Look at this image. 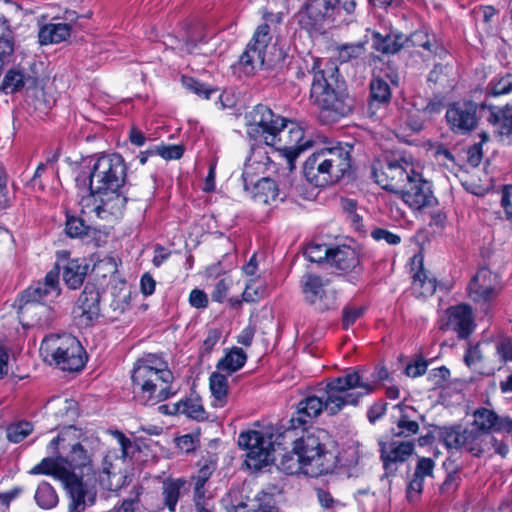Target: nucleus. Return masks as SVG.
Listing matches in <instances>:
<instances>
[{
    "label": "nucleus",
    "mask_w": 512,
    "mask_h": 512,
    "mask_svg": "<svg viewBox=\"0 0 512 512\" xmlns=\"http://www.w3.org/2000/svg\"><path fill=\"white\" fill-rule=\"evenodd\" d=\"M311 73L310 100L319 109L321 118L333 123L349 116L355 100L344 88L338 67L333 62L315 59Z\"/></svg>",
    "instance_id": "obj_1"
},
{
    "label": "nucleus",
    "mask_w": 512,
    "mask_h": 512,
    "mask_svg": "<svg viewBox=\"0 0 512 512\" xmlns=\"http://www.w3.org/2000/svg\"><path fill=\"white\" fill-rule=\"evenodd\" d=\"M131 380L134 397L143 405H156L174 394L173 373L161 357L153 354L135 362Z\"/></svg>",
    "instance_id": "obj_2"
},
{
    "label": "nucleus",
    "mask_w": 512,
    "mask_h": 512,
    "mask_svg": "<svg viewBox=\"0 0 512 512\" xmlns=\"http://www.w3.org/2000/svg\"><path fill=\"white\" fill-rule=\"evenodd\" d=\"M99 444L100 440L95 432L68 425L61 430L56 438L51 440L48 450L51 453L61 454L64 466L71 472L75 473L76 469L81 470L80 478L89 488L92 457Z\"/></svg>",
    "instance_id": "obj_3"
},
{
    "label": "nucleus",
    "mask_w": 512,
    "mask_h": 512,
    "mask_svg": "<svg viewBox=\"0 0 512 512\" xmlns=\"http://www.w3.org/2000/svg\"><path fill=\"white\" fill-rule=\"evenodd\" d=\"M60 268L55 265L43 280L29 286L21 295L19 314L27 326L46 327L51 322V309L45 305L61 294Z\"/></svg>",
    "instance_id": "obj_4"
},
{
    "label": "nucleus",
    "mask_w": 512,
    "mask_h": 512,
    "mask_svg": "<svg viewBox=\"0 0 512 512\" xmlns=\"http://www.w3.org/2000/svg\"><path fill=\"white\" fill-rule=\"evenodd\" d=\"M332 444L330 434L320 428L306 430L294 440L293 450L304 461V474L318 477L334 470L337 457L331 450Z\"/></svg>",
    "instance_id": "obj_5"
},
{
    "label": "nucleus",
    "mask_w": 512,
    "mask_h": 512,
    "mask_svg": "<svg viewBox=\"0 0 512 512\" xmlns=\"http://www.w3.org/2000/svg\"><path fill=\"white\" fill-rule=\"evenodd\" d=\"M350 167L351 157L346 147H325L308 157L304 175L315 186H326L338 182Z\"/></svg>",
    "instance_id": "obj_6"
},
{
    "label": "nucleus",
    "mask_w": 512,
    "mask_h": 512,
    "mask_svg": "<svg viewBox=\"0 0 512 512\" xmlns=\"http://www.w3.org/2000/svg\"><path fill=\"white\" fill-rule=\"evenodd\" d=\"M374 393V384L364 380L359 371H351L331 380L326 385L324 396L325 412L335 415L346 405L356 406L364 396Z\"/></svg>",
    "instance_id": "obj_7"
},
{
    "label": "nucleus",
    "mask_w": 512,
    "mask_h": 512,
    "mask_svg": "<svg viewBox=\"0 0 512 512\" xmlns=\"http://www.w3.org/2000/svg\"><path fill=\"white\" fill-rule=\"evenodd\" d=\"M126 165L119 154L100 156L94 163L89 179V194L82 196L79 204L82 212L90 208V201L95 193L119 191L126 181Z\"/></svg>",
    "instance_id": "obj_8"
},
{
    "label": "nucleus",
    "mask_w": 512,
    "mask_h": 512,
    "mask_svg": "<svg viewBox=\"0 0 512 512\" xmlns=\"http://www.w3.org/2000/svg\"><path fill=\"white\" fill-rule=\"evenodd\" d=\"M29 473L32 475H54L62 480L71 499L70 512H82L86 505H92L95 502L96 491L93 488H87L86 483H83L76 473L71 472L64 466L61 454L57 458H44Z\"/></svg>",
    "instance_id": "obj_9"
},
{
    "label": "nucleus",
    "mask_w": 512,
    "mask_h": 512,
    "mask_svg": "<svg viewBox=\"0 0 512 512\" xmlns=\"http://www.w3.org/2000/svg\"><path fill=\"white\" fill-rule=\"evenodd\" d=\"M40 353L46 361L63 371H79L86 362V353L80 342L71 334H51L41 343Z\"/></svg>",
    "instance_id": "obj_10"
},
{
    "label": "nucleus",
    "mask_w": 512,
    "mask_h": 512,
    "mask_svg": "<svg viewBox=\"0 0 512 512\" xmlns=\"http://www.w3.org/2000/svg\"><path fill=\"white\" fill-rule=\"evenodd\" d=\"M263 19L265 23L257 27L246 50L239 59V64L243 72L247 75L253 74L258 68L264 65L266 49L272 39L270 24H280L283 20V13L265 11L263 13Z\"/></svg>",
    "instance_id": "obj_11"
},
{
    "label": "nucleus",
    "mask_w": 512,
    "mask_h": 512,
    "mask_svg": "<svg viewBox=\"0 0 512 512\" xmlns=\"http://www.w3.org/2000/svg\"><path fill=\"white\" fill-rule=\"evenodd\" d=\"M267 146L273 147L287 161L289 170L294 167L297 157L311 145L310 139H305L304 129L296 122L283 119L279 129L273 134Z\"/></svg>",
    "instance_id": "obj_12"
},
{
    "label": "nucleus",
    "mask_w": 512,
    "mask_h": 512,
    "mask_svg": "<svg viewBox=\"0 0 512 512\" xmlns=\"http://www.w3.org/2000/svg\"><path fill=\"white\" fill-rule=\"evenodd\" d=\"M415 175L416 172L411 164L404 159H392L386 156L373 165V177L377 184L396 195L403 191Z\"/></svg>",
    "instance_id": "obj_13"
},
{
    "label": "nucleus",
    "mask_w": 512,
    "mask_h": 512,
    "mask_svg": "<svg viewBox=\"0 0 512 512\" xmlns=\"http://www.w3.org/2000/svg\"><path fill=\"white\" fill-rule=\"evenodd\" d=\"M238 444L247 451L246 464L249 468L260 470L274 461L273 434L256 430L242 432Z\"/></svg>",
    "instance_id": "obj_14"
},
{
    "label": "nucleus",
    "mask_w": 512,
    "mask_h": 512,
    "mask_svg": "<svg viewBox=\"0 0 512 512\" xmlns=\"http://www.w3.org/2000/svg\"><path fill=\"white\" fill-rule=\"evenodd\" d=\"M245 118L248 136L255 141L264 142L266 145L269 140L274 139L273 134L279 129V125L284 119L262 104L253 107Z\"/></svg>",
    "instance_id": "obj_15"
},
{
    "label": "nucleus",
    "mask_w": 512,
    "mask_h": 512,
    "mask_svg": "<svg viewBox=\"0 0 512 512\" xmlns=\"http://www.w3.org/2000/svg\"><path fill=\"white\" fill-rule=\"evenodd\" d=\"M263 165L264 164H261L253 158L248 160L242 174L244 188L255 202L271 204L276 202L280 196V191L276 183L268 177H262L254 181V170L261 169Z\"/></svg>",
    "instance_id": "obj_16"
},
{
    "label": "nucleus",
    "mask_w": 512,
    "mask_h": 512,
    "mask_svg": "<svg viewBox=\"0 0 512 512\" xmlns=\"http://www.w3.org/2000/svg\"><path fill=\"white\" fill-rule=\"evenodd\" d=\"M302 292L307 303L316 310L325 311L336 304V293L329 288V280L315 274H305L301 280Z\"/></svg>",
    "instance_id": "obj_17"
},
{
    "label": "nucleus",
    "mask_w": 512,
    "mask_h": 512,
    "mask_svg": "<svg viewBox=\"0 0 512 512\" xmlns=\"http://www.w3.org/2000/svg\"><path fill=\"white\" fill-rule=\"evenodd\" d=\"M75 323L79 327L92 326L100 316V293L93 285H86L72 310Z\"/></svg>",
    "instance_id": "obj_18"
},
{
    "label": "nucleus",
    "mask_w": 512,
    "mask_h": 512,
    "mask_svg": "<svg viewBox=\"0 0 512 512\" xmlns=\"http://www.w3.org/2000/svg\"><path fill=\"white\" fill-rule=\"evenodd\" d=\"M373 47L384 54H395L404 47L405 43L412 42L414 46H421L426 50H431V44L426 39V35L423 32H415L408 39L404 34L400 32L391 31L385 35L374 32L372 35Z\"/></svg>",
    "instance_id": "obj_19"
},
{
    "label": "nucleus",
    "mask_w": 512,
    "mask_h": 512,
    "mask_svg": "<svg viewBox=\"0 0 512 512\" xmlns=\"http://www.w3.org/2000/svg\"><path fill=\"white\" fill-rule=\"evenodd\" d=\"M338 5L339 0H307L295 17L302 28L312 30L331 17Z\"/></svg>",
    "instance_id": "obj_20"
},
{
    "label": "nucleus",
    "mask_w": 512,
    "mask_h": 512,
    "mask_svg": "<svg viewBox=\"0 0 512 512\" xmlns=\"http://www.w3.org/2000/svg\"><path fill=\"white\" fill-rule=\"evenodd\" d=\"M467 291L474 302H490L500 291L498 276L488 268H480L469 282Z\"/></svg>",
    "instance_id": "obj_21"
},
{
    "label": "nucleus",
    "mask_w": 512,
    "mask_h": 512,
    "mask_svg": "<svg viewBox=\"0 0 512 512\" xmlns=\"http://www.w3.org/2000/svg\"><path fill=\"white\" fill-rule=\"evenodd\" d=\"M397 195L414 210L431 207L437 202L428 183L418 173L409 181L403 191H400Z\"/></svg>",
    "instance_id": "obj_22"
},
{
    "label": "nucleus",
    "mask_w": 512,
    "mask_h": 512,
    "mask_svg": "<svg viewBox=\"0 0 512 512\" xmlns=\"http://www.w3.org/2000/svg\"><path fill=\"white\" fill-rule=\"evenodd\" d=\"M412 279L411 290L416 297H428L436 291V279L428 275L424 268V256L421 252L413 255L408 263Z\"/></svg>",
    "instance_id": "obj_23"
},
{
    "label": "nucleus",
    "mask_w": 512,
    "mask_h": 512,
    "mask_svg": "<svg viewBox=\"0 0 512 512\" xmlns=\"http://www.w3.org/2000/svg\"><path fill=\"white\" fill-rule=\"evenodd\" d=\"M477 105L472 101L450 105V130L465 135L473 131L478 123Z\"/></svg>",
    "instance_id": "obj_24"
},
{
    "label": "nucleus",
    "mask_w": 512,
    "mask_h": 512,
    "mask_svg": "<svg viewBox=\"0 0 512 512\" xmlns=\"http://www.w3.org/2000/svg\"><path fill=\"white\" fill-rule=\"evenodd\" d=\"M126 198L119 191L95 193L90 201L91 211L100 219L118 217L125 207Z\"/></svg>",
    "instance_id": "obj_25"
},
{
    "label": "nucleus",
    "mask_w": 512,
    "mask_h": 512,
    "mask_svg": "<svg viewBox=\"0 0 512 512\" xmlns=\"http://www.w3.org/2000/svg\"><path fill=\"white\" fill-rule=\"evenodd\" d=\"M473 425L475 431L478 432H506L512 436V419L508 416L500 417L494 411L486 408L475 411Z\"/></svg>",
    "instance_id": "obj_26"
},
{
    "label": "nucleus",
    "mask_w": 512,
    "mask_h": 512,
    "mask_svg": "<svg viewBox=\"0 0 512 512\" xmlns=\"http://www.w3.org/2000/svg\"><path fill=\"white\" fill-rule=\"evenodd\" d=\"M113 460L121 461L116 453H107L103 459L102 470L98 473L99 484L102 488L109 491L119 490L125 483L126 476L118 468Z\"/></svg>",
    "instance_id": "obj_27"
},
{
    "label": "nucleus",
    "mask_w": 512,
    "mask_h": 512,
    "mask_svg": "<svg viewBox=\"0 0 512 512\" xmlns=\"http://www.w3.org/2000/svg\"><path fill=\"white\" fill-rule=\"evenodd\" d=\"M329 264L344 273H359L361 271L358 253L353 248L345 245L331 249Z\"/></svg>",
    "instance_id": "obj_28"
},
{
    "label": "nucleus",
    "mask_w": 512,
    "mask_h": 512,
    "mask_svg": "<svg viewBox=\"0 0 512 512\" xmlns=\"http://www.w3.org/2000/svg\"><path fill=\"white\" fill-rule=\"evenodd\" d=\"M391 100V89L389 84L381 79L375 78L370 83V100L367 107V114L370 118L378 119L379 111L384 109Z\"/></svg>",
    "instance_id": "obj_29"
},
{
    "label": "nucleus",
    "mask_w": 512,
    "mask_h": 512,
    "mask_svg": "<svg viewBox=\"0 0 512 512\" xmlns=\"http://www.w3.org/2000/svg\"><path fill=\"white\" fill-rule=\"evenodd\" d=\"M414 452L411 441H392L381 447V459L386 470L393 469L396 463L405 462Z\"/></svg>",
    "instance_id": "obj_30"
},
{
    "label": "nucleus",
    "mask_w": 512,
    "mask_h": 512,
    "mask_svg": "<svg viewBox=\"0 0 512 512\" xmlns=\"http://www.w3.org/2000/svg\"><path fill=\"white\" fill-rule=\"evenodd\" d=\"M450 324L460 339H467L475 329V321L471 306L459 304L450 308Z\"/></svg>",
    "instance_id": "obj_31"
},
{
    "label": "nucleus",
    "mask_w": 512,
    "mask_h": 512,
    "mask_svg": "<svg viewBox=\"0 0 512 512\" xmlns=\"http://www.w3.org/2000/svg\"><path fill=\"white\" fill-rule=\"evenodd\" d=\"M323 411H325L323 398L315 395L308 396L298 403L297 411L291 419L292 426L296 428L305 425Z\"/></svg>",
    "instance_id": "obj_32"
},
{
    "label": "nucleus",
    "mask_w": 512,
    "mask_h": 512,
    "mask_svg": "<svg viewBox=\"0 0 512 512\" xmlns=\"http://www.w3.org/2000/svg\"><path fill=\"white\" fill-rule=\"evenodd\" d=\"M479 437L480 433L475 431V428H465L463 430H460V428L450 429V438H453V443L450 442V448H463L468 452L479 455L482 451L478 448Z\"/></svg>",
    "instance_id": "obj_33"
},
{
    "label": "nucleus",
    "mask_w": 512,
    "mask_h": 512,
    "mask_svg": "<svg viewBox=\"0 0 512 512\" xmlns=\"http://www.w3.org/2000/svg\"><path fill=\"white\" fill-rule=\"evenodd\" d=\"M71 35V25L68 23H50L43 26L38 34L42 45L57 44L68 39Z\"/></svg>",
    "instance_id": "obj_34"
},
{
    "label": "nucleus",
    "mask_w": 512,
    "mask_h": 512,
    "mask_svg": "<svg viewBox=\"0 0 512 512\" xmlns=\"http://www.w3.org/2000/svg\"><path fill=\"white\" fill-rule=\"evenodd\" d=\"M88 265L79 259H72L67 262L63 269V280L70 289L79 288L87 274Z\"/></svg>",
    "instance_id": "obj_35"
},
{
    "label": "nucleus",
    "mask_w": 512,
    "mask_h": 512,
    "mask_svg": "<svg viewBox=\"0 0 512 512\" xmlns=\"http://www.w3.org/2000/svg\"><path fill=\"white\" fill-rule=\"evenodd\" d=\"M171 413L183 414L198 421L206 419V412L198 396H190L175 403Z\"/></svg>",
    "instance_id": "obj_36"
},
{
    "label": "nucleus",
    "mask_w": 512,
    "mask_h": 512,
    "mask_svg": "<svg viewBox=\"0 0 512 512\" xmlns=\"http://www.w3.org/2000/svg\"><path fill=\"white\" fill-rule=\"evenodd\" d=\"M209 387L213 397L212 405L216 408L224 407L228 397L227 376L213 372L209 378Z\"/></svg>",
    "instance_id": "obj_37"
},
{
    "label": "nucleus",
    "mask_w": 512,
    "mask_h": 512,
    "mask_svg": "<svg viewBox=\"0 0 512 512\" xmlns=\"http://www.w3.org/2000/svg\"><path fill=\"white\" fill-rule=\"evenodd\" d=\"M247 355L242 348L233 347L221 358L216 367L218 370L226 372L228 375L241 369L246 363Z\"/></svg>",
    "instance_id": "obj_38"
},
{
    "label": "nucleus",
    "mask_w": 512,
    "mask_h": 512,
    "mask_svg": "<svg viewBox=\"0 0 512 512\" xmlns=\"http://www.w3.org/2000/svg\"><path fill=\"white\" fill-rule=\"evenodd\" d=\"M29 79L30 76L27 75L23 69L11 68L6 72L3 78L0 91L6 94L16 93L25 86Z\"/></svg>",
    "instance_id": "obj_39"
},
{
    "label": "nucleus",
    "mask_w": 512,
    "mask_h": 512,
    "mask_svg": "<svg viewBox=\"0 0 512 512\" xmlns=\"http://www.w3.org/2000/svg\"><path fill=\"white\" fill-rule=\"evenodd\" d=\"M50 408L54 411L56 418L64 423L74 420L78 415L77 403L72 399L57 398L50 403Z\"/></svg>",
    "instance_id": "obj_40"
},
{
    "label": "nucleus",
    "mask_w": 512,
    "mask_h": 512,
    "mask_svg": "<svg viewBox=\"0 0 512 512\" xmlns=\"http://www.w3.org/2000/svg\"><path fill=\"white\" fill-rule=\"evenodd\" d=\"M277 468L282 472L293 475L300 472L304 473V461L295 454L294 450L283 453L277 460Z\"/></svg>",
    "instance_id": "obj_41"
},
{
    "label": "nucleus",
    "mask_w": 512,
    "mask_h": 512,
    "mask_svg": "<svg viewBox=\"0 0 512 512\" xmlns=\"http://www.w3.org/2000/svg\"><path fill=\"white\" fill-rule=\"evenodd\" d=\"M205 36L189 38L184 44V50L189 54L208 56L215 51V45Z\"/></svg>",
    "instance_id": "obj_42"
},
{
    "label": "nucleus",
    "mask_w": 512,
    "mask_h": 512,
    "mask_svg": "<svg viewBox=\"0 0 512 512\" xmlns=\"http://www.w3.org/2000/svg\"><path fill=\"white\" fill-rule=\"evenodd\" d=\"M408 410H413L412 407L406 406L403 409V413L396 422L395 436L397 437H409L415 435L419 431V424L417 421L412 420L408 414Z\"/></svg>",
    "instance_id": "obj_43"
},
{
    "label": "nucleus",
    "mask_w": 512,
    "mask_h": 512,
    "mask_svg": "<svg viewBox=\"0 0 512 512\" xmlns=\"http://www.w3.org/2000/svg\"><path fill=\"white\" fill-rule=\"evenodd\" d=\"M36 503L43 509H51L58 503L54 488L47 482H41L35 493Z\"/></svg>",
    "instance_id": "obj_44"
},
{
    "label": "nucleus",
    "mask_w": 512,
    "mask_h": 512,
    "mask_svg": "<svg viewBox=\"0 0 512 512\" xmlns=\"http://www.w3.org/2000/svg\"><path fill=\"white\" fill-rule=\"evenodd\" d=\"M184 481L180 479L167 480L163 484V495L166 506L170 511H174L179 500L180 489Z\"/></svg>",
    "instance_id": "obj_45"
},
{
    "label": "nucleus",
    "mask_w": 512,
    "mask_h": 512,
    "mask_svg": "<svg viewBox=\"0 0 512 512\" xmlns=\"http://www.w3.org/2000/svg\"><path fill=\"white\" fill-rule=\"evenodd\" d=\"M213 467L211 465L202 466L196 475L192 477L194 481V502L204 501L205 498V484L212 475Z\"/></svg>",
    "instance_id": "obj_46"
},
{
    "label": "nucleus",
    "mask_w": 512,
    "mask_h": 512,
    "mask_svg": "<svg viewBox=\"0 0 512 512\" xmlns=\"http://www.w3.org/2000/svg\"><path fill=\"white\" fill-rule=\"evenodd\" d=\"M90 227L80 217L67 214L65 232L71 238H81L88 235Z\"/></svg>",
    "instance_id": "obj_47"
},
{
    "label": "nucleus",
    "mask_w": 512,
    "mask_h": 512,
    "mask_svg": "<svg viewBox=\"0 0 512 512\" xmlns=\"http://www.w3.org/2000/svg\"><path fill=\"white\" fill-rule=\"evenodd\" d=\"M33 426L30 422L21 421L13 423L7 428V438L10 442L19 443L31 434Z\"/></svg>",
    "instance_id": "obj_48"
},
{
    "label": "nucleus",
    "mask_w": 512,
    "mask_h": 512,
    "mask_svg": "<svg viewBox=\"0 0 512 512\" xmlns=\"http://www.w3.org/2000/svg\"><path fill=\"white\" fill-rule=\"evenodd\" d=\"M331 249L325 244H309L304 251V255L313 263H322L323 261L329 263Z\"/></svg>",
    "instance_id": "obj_49"
},
{
    "label": "nucleus",
    "mask_w": 512,
    "mask_h": 512,
    "mask_svg": "<svg viewBox=\"0 0 512 512\" xmlns=\"http://www.w3.org/2000/svg\"><path fill=\"white\" fill-rule=\"evenodd\" d=\"M489 92L493 96H510L512 105V73L491 81L489 84Z\"/></svg>",
    "instance_id": "obj_50"
},
{
    "label": "nucleus",
    "mask_w": 512,
    "mask_h": 512,
    "mask_svg": "<svg viewBox=\"0 0 512 512\" xmlns=\"http://www.w3.org/2000/svg\"><path fill=\"white\" fill-rule=\"evenodd\" d=\"M337 457V464L352 466L358 463L360 458V449L357 442L352 441L344 448Z\"/></svg>",
    "instance_id": "obj_51"
},
{
    "label": "nucleus",
    "mask_w": 512,
    "mask_h": 512,
    "mask_svg": "<svg viewBox=\"0 0 512 512\" xmlns=\"http://www.w3.org/2000/svg\"><path fill=\"white\" fill-rule=\"evenodd\" d=\"M365 47L362 43L346 44L338 47V58L341 62H348L364 55Z\"/></svg>",
    "instance_id": "obj_52"
},
{
    "label": "nucleus",
    "mask_w": 512,
    "mask_h": 512,
    "mask_svg": "<svg viewBox=\"0 0 512 512\" xmlns=\"http://www.w3.org/2000/svg\"><path fill=\"white\" fill-rule=\"evenodd\" d=\"M182 83L187 89L205 99H209L211 94L216 92L215 89L210 88L208 85L192 77H183Z\"/></svg>",
    "instance_id": "obj_53"
},
{
    "label": "nucleus",
    "mask_w": 512,
    "mask_h": 512,
    "mask_svg": "<svg viewBox=\"0 0 512 512\" xmlns=\"http://www.w3.org/2000/svg\"><path fill=\"white\" fill-rule=\"evenodd\" d=\"M447 373L448 370L445 366H441L437 369H433L428 376V380L433 386L434 390L444 391L447 385ZM440 396H442V392H440Z\"/></svg>",
    "instance_id": "obj_54"
},
{
    "label": "nucleus",
    "mask_w": 512,
    "mask_h": 512,
    "mask_svg": "<svg viewBox=\"0 0 512 512\" xmlns=\"http://www.w3.org/2000/svg\"><path fill=\"white\" fill-rule=\"evenodd\" d=\"M446 108L445 97L435 96L422 111V114L429 117L434 118L438 114H440Z\"/></svg>",
    "instance_id": "obj_55"
},
{
    "label": "nucleus",
    "mask_w": 512,
    "mask_h": 512,
    "mask_svg": "<svg viewBox=\"0 0 512 512\" xmlns=\"http://www.w3.org/2000/svg\"><path fill=\"white\" fill-rule=\"evenodd\" d=\"M199 439L197 436L186 434L176 439L177 447L184 453H190L198 446Z\"/></svg>",
    "instance_id": "obj_56"
},
{
    "label": "nucleus",
    "mask_w": 512,
    "mask_h": 512,
    "mask_svg": "<svg viewBox=\"0 0 512 512\" xmlns=\"http://www.w3.org/2000/svg\"><path fill=\"white\" fill-rule=\"evenodd\" d=\"M495 348L502 361H512V340L510 338L500 339Z\"/></svg>",
    "instance_id": "obj_57"
},
{
    "label": "nucleus",
    "mask_w": 512,
    "mask_h": 512,
    "mask_svg": "<svg viewBox=\"0 0 512 512\" xmlns=\"http://www.w3.org/2000/svg\"><path fill=\"white\" fill-rule=\"evenodd\" d=\"M363 314L361 307H346L343 309L342 324L345 329L353 325L356 320Z\"/></svg>",
    "instance_id": "obj_58"
},
{
    "label": "nucleus",
    "mask_w": 512,
    "mask_h": 512,
    "mask_svg": "<svg viewBox=\"0 0 512 512\" xmlns=\"http://www.w3.org/2000/svg\"><path fill=\"white\" fill-rule=\"evenodd\" d=\"M372 237L376 241H385L386 243H388L390 245H397L401 241V238L399 235L394 234L386 229H381V228L375 229L372 232Z\"/></svg>",
    "instance_id": "obj_59"
},
{
    "label": "nucleus",
    "mask_w": 512,
    "mask_h": 512,
    "mask_svg": "<svg viewBox=\"0 0 512 512\" xmlns=\"http://www.w3.org/2000/svg\"><path fill=\"white\" fill-rule=\"evenodd\" d=\"M14 52V41L10 33L0 36V57L8 62Z\"/></svg>",
    "instance_id": "obj_60"
},
{
    "label": "nucleus",
    "mask_w": 512,
    "mask_h": 512,
    "mask_svg": "<svg viewBox=\"0 0 512 512\" xmlns=\"http://www.w3.org/2000/svg\"><path fill=\"white\" fill-rule=\"evenodd\" d=\"M483 359L479 344L469 346L464 355V362L468 367H476Z\"/></svg>",
    "instance_id": "obj_61"
},
{
    "label": "nucleus",
    "mask_w": 512,
    "mask_h": 512,
    "mask_svg": "<svg viewBox=\"0 0 512 512\" xmlns=\"http://www.w3.org/2000/svg\"><path fill=\"white\" fill-rule=\"evenodd\" d=\"M389 372L384 366H377L374 372L371 374V378L364 377V380L374 384V392L379 388V385L389 380Z\"/></svg>",
    "instance_id": "obj_62"
},
{
    "label": "nucleus",
    "mask_w": 512,
    "mask_h": 512,
    "mask_svg": "<svg viewBox=\"0 0 512 512\" xmlns=\"http://www.w3.org/2000/svg\"><path fill=\"white\" fill-rule=\"evenodd\" d=\"M427 362L423 359H417L412 363H409L405 368V374L408 377H418L425 373L427 369Z\"/></svg>",
    "instance_id": "obj_63"
},
{
    "label": "nucleus",
    "mask_w": 512,
    "mask_h": 512,
    "mask_svg": "<svg viewBox=\"0 0 512 512\" xmlns=\"http://www.w3.org/2000/svg\"><path fill=\"white\" fill-rule=\"evenodd\" d=\"M158 154L167 160L179 159L183 155V148L179 145L162 146L157 148Z\"/></svg>",
    "instance_id": "obj_64"
}]
</instances>
